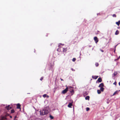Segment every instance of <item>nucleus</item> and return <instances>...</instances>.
<instances>
[{
  "label": "nucleus",
  "instance_id": "5",
  "mask_svg": "<svg viewBox=\"0 0 120 120\" xmlns=\"http://www.w3.org/2000/svg\"><path fill=\"white\" fill-rule=\"evenodd\" d=\"M47 108H45L43 110V111L44 112H49L47 110Z\"/></svg>",
  "mask_w": 120,
  "mask_h": 120
},
{
  "label": "nucleus",
  "instance_id": "19",
  "mask_svg": "<svg viewBox=\"0 0 120 120\" xmlns=\"http://www.w3.org/2000/svg\"><path fill=\"white\" fill-rule=\"evenodd\" d=\"M97 92L98 94H100L101 93V90H97Z\"/></svg>",
  "mask_w": 120,
  "mask_h": 120
},
{
  "label": "nucleus",
  "instance_id": "39",
  "mask_svg": "<svg viewBox=\"0 0 120 120\" xmlns=\"http://www.w3.org/2000/svg\"><path fill=\"white\" fill-rule=\"evenodd\" d=\"M119 86H120V82L119 83Z\"/></svg>",
  "mask_w": 120,
  "mask_h": 120
},
{
  "label": "nucleus",
  "instance_id": "40",
  "mask_svg": "<svg viewBox=\"0 0 120 120\" xmlns=\"http://www.w3.org/2000/svg\"><path fill=\"white\" fill-rule=\"evenodd\" d=\"M10 118H12V116H10Z\"/></svg>",
  "mask_w": 120,
  "mask_h": 120
},
{
  "label": "nucleus",
  "instance_id": "7",
  "mask_svg": "<svg viewBox=\"0 0 120 120\" xmlns=\"http://www.w3.org/2000/svg\"><path fill=\"white\" fill-rule=\"evenodd\" d=\"M97 81L99 82H101L102 81L101 78L100 77L97 80Z\"/></svg>",
  "mask_w": 120,
  "mask_h": 120
},
{
  "label": "nucleus",
  "instance_id": "8",
  "mask_svg": "<svg viewBox=\"0 0 120 120\" xmlns=\"http://www.w3.org/2000/svg\"><path fill=\"white\" fill-rule=\"evenodd\" d=\"M67 50V48H63V52H66Z\"/></svg>",
  "mask_w": 120,
  "mask_h": 120
},
{
  "label": "nucleus",
  "instance_id": "31",
  "mask_svg": "<svg viewBox=\"0 0 120 120\" xmlns=\"http://www.w3.org/2000/svg\"><path fill=\"white\" fill-rule=\"evenodd\" d=\"M70 92L71 93H74V90H71V91H70Z\"/></svg>",
  "mask_w": 120,
  "mask_h": 120
},
{
  "label": "nucleus",
  "instance_id": "33",
  "mask_svg": "<svg viewBox=\"0 0 120 120\" xmlns=\"http://www.w3.org/2000/svg\"><path fill=\"white\" fill-rule=\"evenodd\" d=\"M101 51L102 52H104V51L103 50H101Z\"/></svg>",
  "mask_w": 120,
  "mask_h": 120
},
{
  "label": "nucleus",
  "instance_id": "27",
  "mask_svg": "<svg viewBox=\"0 0 120 120\" xmlns=\"http://www.w3.org/2000/svg\"><path fill=\"white\" fill-rule=\"evenodd\" d=\"M3 117L4 119H3V120H6L7 119V118L5 116H3Z\"/></svg>",
  "mask_w": 120,
  "mask_h": 120
},
{
  "label": "nucleus",
  "instance_id": "22",
  "mask_svg": "<svg viewBox=\"0 0 120 120\" xmlns=\"http://www.w3.org/2000/svg\"><path fill=\"white\" fill-rule=\"evenodd\" d=\"M85 93H84V96H86V95H87L88 94L87 93V92H85Z\"/></svg>",
  "mask_w": 120,
  "mask_h": 120
},
{
  "label": "nucleus",
  "instance_id": "3",
  "mask_svg": "<svg viewBox=\"0 0 120 120\" xmlns=\"http://www.w3.org/2000/svg\"><path fill=\"white\" fill-rule=\"evenodd\" d=\"M68 87H67L64 90H63L62 91V93L64 94L66 93L68 91Z\"/></svg>",
  "mask_w": 120,
  "mask_h": 120
},
{
  "label": "nucleus",
  "instance_id": "42",
  "mask_svg": "<svg viewBox=\"0 0 120 120\" xmlns=\"http://www.w3.org/2000/svg\"><path fill=\"white\" fill-rule=\"evenodd\" d=\"M107 103H108V104L109 103V102H107Z\"/></svg>",
  "mask_w": 120,
  "mask_h": 120
},
{
  "label": "nucleus",
  "instance_id": "41",
  "mask_svg": "<svg viewBox=\"0 0 120 120\" xmlns=\"http://www.w3.org/2000/svg\"><path fill=\"white\" fill-rule=\"evenodd\" d=\"M71 69L72 70V71H73V69L72 68Z\"/></svg>",
  "mask_w": 120,
  "mask_h": 120
},
{
  "label": "nucleus",
  "instance_id": "14",
  "mask_svg": "<svg viewBox=\"0 0 120 120\" xmlns=\"http://www.w3.org/2000/svg\"><path fill=\"white\" fill-rule=\"evenodd\" d=\"M116 24H117L118 26H119L120 24V21H119L118 22H116Z\"/></svg>",
  "mask_w": 120,
  "mask_h": 120
},
{
  "label": "nucleus",
  "instance_id": "18",
  "mask_svg": "<svg viewBox=\"0 0 120 120\" xmlns=\"http://www.w3.org/2000/svg\"><path fill=\"white\" fill-rule=\"evenodd\" d=\"M117 72L116 71H115L114 72L113 74H114V76H116V75H117Z\"/></svg>",
  "mask_w": 120,
  "mask_h": 120
},
{
  "label": "nucleus",
  "instance_id": "38",
  "mask_svg": "<svg viewBox=\"0 0 120 120\" xmlns=\"http://www.w3.org/2000/svg\"><path fill=\"white\" fill-rule=\"evenodd\" d=\"M115 51H116V49H115V50H114V52H115Z\"/></svg>",
  "mask_w": 120,
  "mask_h": 120
},
{
  "label": "nucleus",
  "instance_id": "9",
  "mask_svg": "<svg viewBox=\"0 0 120 120\" xmlns=\"http://www.w3.org/2000/svg\"><path fill=\"white\" fill-rule=\"evenodd\" d=\"M98 76H92V78L93 79H96L98 78Z\"/></svg>",
  "mask_w": 120,
  "mask_h": 120
},
{
  "label": "nucleus",
  "instance_id": "10",
  "mask_svg": "<svg viewBox=\"0 0 120 120\" xmlns=\"http://www.w3.org/2000/svg\"><path fill=\"white\" fill-rule=\"evenodd\" d=\"M72 105V104L71 103H70L68 105V107L69 108H71Z\"/></svg>",
  "mask_w": 120,
  "mask_h": 120
},
{
  "label": "nucleus",
  "instance_id": "15",
  "mask_svg": "<svg viewBox=\"0 0 120 120\" xmlns=\"http://www.w3.org/2000/svg\"><path fill=\"white\" fill-rule=\"evenodd\" d=\"M104 88L103 87H101L100 89V90L102 91L103 92L104 91Z\"/></svg>",
  "mask_w": 120,
  "mask_h": 120
},
{
  "label": "nucleus",
  "instance_id": "11",
  "mask_svg": "<svg viewBox=\"0 0 120 120\" xmlns=\"http://www.w3.org/2000/svg\"><path fill=\"white\" fill-rule=\"evenodd\" d=\"M48 113H40V114L41 115H47Z\"/></svg>",
  "mask_w": 120,
  "mask_h": 120
},
{
  "label": "nucleus",
  "instance_id": "28",
  "mask_svg": "<svg viewBox=\"0 0 120 120\" xmlns=\"http://www.w3.org/2000/svg\"><path fill=\"white\" fill-rule=\"evenodd\" d=\"M117 91H115V92L113 94V95H115L116 94V93H117Z\"/></svg>",
  "mask_w": 120,
  "mask_h": 120
},
{
  "label": "nucleus",
  "instance_id": "6",
  "mask_svg": "<svg viewBox=\"0 0 120 120\" xmlns=\"http://www.w3.org/2000/svg\"><path fill=\"white\" fill-rule=\"evenodd\" d=\"M104 86V84L103 83H101L99 86L98 87H103Z\"/></svg>",
  "mask_w": 120,
  "mask_h": 120
},
{
  "label": "nucleus",
  "instance_id": "17",
  "mask_svg": "<svg viewBox=\"0 0 120 120\" xmlns=\"http://www.w3.org/2000/svg\"><path fill=\"white\" fill-rule=\"evenodd\" d=\"M3 116H1L0 117V120H4Z\"/></svg>",
  "mask_w": 120,
  "mask_h": 120
},
{
  "label": "nucleus",
  "instance_id": "35",
  "mask_svg": "<svg viewBox=\"0 0 120 120\" xmlns=\"http://www.w3.org/2000/svg\"><path fill=\"white\" fill-rule=\"evenodd\" d=\"M46 97L47 98H49V96L48 95H47V96H46Z\"/></svg>",
  "mask_w": 120,
  "mask_h": 120
},
{
  "label": "nucleus",
  "instance_id": "24",
  "mask_svg": "<svg viewBox=\"0 0 120 120\" xmlns=\"http://www.w3.org/2000/svg\"><path fill=\"white\" fill-rule=\"evenodd\" d=\"M90 110V108H89L87 107L86 108V111H88Z\"/></svg>",
  "mask_w": 120,
  "mask_h": 120
},
{
  "label": "nucleus",
  "instance_id": "34",
  "mask_svg": "<svg viewBox=\"0 0 120 120\" xmlns=\"http://www.w3.org/2000/svg\"><path fill=\"white\" fill-rule=\"evenodd\" d=\"M60 79H61V81H64V80L63 79H62L61 78H60Z\"/></svg>",
  "mask_w": 120,
  "mask_h": 120
},
{
  "label": "nucleus",
  "instance_id": "36",
  "mask_svg": "<svg viewBox=\"0 0 120 120\" xmlns=\"http://www.w3.org/2000/svg\"><path fill=\"white\" fill-rule=\"evenodd\" d=\"M120 58V55L118 57V59H119Z\"/></svg>",
  "mask_w": 120,
  "mask_h": 120
},
{
  "label": "nucleus",
  "instance_id": "12",
  "mask_svg": "<svg viewBox=\"0 0 120 120\" xmlns=\"http://www.w3.org/2000/svg\"><path fill=\"white\" fill-rule=\"evenodd\" d=\"M119 31L118 30H117L116 31L115 33V34L116 35H117L118 34H119Z\"/></svg>",
  "mask_w": 120,
  "mask_h": 120
},
{
  "label": "nucleus",
  "instance_id": "23",
  "mask_svg": "<svg viewBox=\"0 0 120 120\" xmlns=\"http://www.w3.org/2000/svg\"><path fill=\"white\" fill-rule=\"evenodd\" d=\"M95 65L96 66L98 67L99 65V64L98 63H96L95 64Z\"/></svg>",
  "mask_w": 120,
  "mask_h": 120
},
{
  "label": "nucleus",
  "instance_id": "2",
  "mask_svg": "<svg viewBox=\"0 0 120 120\" xmlns=\"http://www.w3.org/2000/svg\"><path fill=\"white\" fill-rule=\"evenodd\" d=\"M5 108L6 110L9 111V110L12 109V107L10 105H7L5 106Z\"/></svg>",
  "mask_w": 120,
  "mask_h": 120
},
{
  "label": "nucleus",
  "instance_id": "25",
  "mask_svg": "<svg viewBox=\"0 0 120 120\" xmlns=\"http://www.w3.org/2000/svg\"><path fill=\"white\" fill-rule=\"evenodd\" d=\"M116 15L115 14H114L112 15V16L113 17H116Z\"/></svg>",
  "mask_w": 120,
  "mask_h": 120
},
{
  "label": "nucleus",
  "instance_id": "30",
  "mask_svg": "<svg viewBox=\"0 0 120 120\" xmlns=\"http://www.w3.org/2000/svg\"><path fill=\"white\" fill-rule=\"evenodd\" d=\"M43 79V77H42L41 78H40V80L41 81H42Z\"/></svg>",
  "mask_w": 120,
  "mask_h": 120
},
{
  "label": "nucleus",
  "instance_id": "20",
  "mask_svg": "<svg viewBox=\"0 0 120 120\" xmlns=\"http://www.w3.org/2000/svg\"><path fill=\"white\" fill-rule=\"evenodd\" d=\"M47 96V95L46 94H45L43 95V97L44 98H45L46 97V96Z\"/></svg>",
  "mask_w": 120,
  "mask_h": 120
},
{
  "label": "nucleus",
  "instance_id": "4",
  "mask_svg": "<svg viewBox=\"0 0 120 120\" xmlns=\"http://www.w3.org/2000/svg\"><path fill=\"white\" fill-rule=\"evenodd\" d=\"M94 39L96 43H97L98 42V39L97 37H94Z\"/></svg>",
  "mask_w": 120,
  "mask_h": 120
},
{
  "label": "nucleus",
  "instance_id": "37",
  "mask_svg": "<svg viewBox=\"0 0 120 120\" xmlns=\"http://www.w3.org/2000/svg\"><path fill=\"white\" fill-rule=\"evenodd\" d=\"M117 45H116L115 46V49H116V46H117Z\"/></svg>",
  "mask_w": 120,
  "mask_h": 120
},
{
  "label": "nucleus",
  "instance_id": "21",
  "mask_svg": "<svg viewBox=\"0 0 120 120\" xmlns=\"http://www.w3.org/2000/svg\"><path fill=\"white\" fill-rule=\"evenodd\" d=\"M15 111L14 109H12L11 110V112H14Z\"/></svg>",
  "mask_w": 120,
  "mask_h": 120
},
{
  "label": "nucleus",
  "instance_id": "1",
  "mask_svg": "<svg viewBox=\"0 0 120 120\" xmlns=\"http://www.w3.org/2000/svg\"><path fill=\"white\" fill-rule=\"evenodd\" d=\"M16 105L17 106L16 109H18L19 111H21V105L19 103H18L16 104ZM23 112H24L23 108ZM21 112H22V111H21Z\"/></svg>",
  "mask_w": 120,
  "mask_h": 120
},
{
  "label": "nucleus",
  "instance_id": "13",
  "mask_svg": "<svg viewBox=\"0 0 120 120\" xmlns=\"http://www.w3.org/2000/svg\"><path fill=\"white\" fill-rule=\"evenodd\" d=\"M89 98L90 97L89 96H87L86 97L85 99L86 100H89Z\"/></svg>",
  "mask_w": 120,
  "mask_h": 120
},
{
  "label": "nucleus",
  "instance_id": "16",
  "mask_svg": "<svg viewBox=\"0 0 120 120\" xmlns=\"http://www.w3.org/2000/svg\"><path fill=\"white\" fill-rule=\"evenodd\" d=\"M49 117L51 119H52L54 118L51 115H50Z\"/></svg>",
  "mask_w": 120,
  "mask_h": 120
},
{
  "label": "nucleus",
  "instance_id": "32",
  "mask_svg": "<svg viewBox=\"0 0 120 120\" xmlns=\"http://www.w3.org/2000/svg\"><path fill=\"white\" fill-rule=\"evenodd\" d=\"M119 59H118V58H117V59H115V61H116L117 60H118Z\"/></svg>",
  "mask_w": 120,
  "mask_h": 120
},
{
  "label": "nucleus",
  "instance_id": "29",
  "mask_svg": "<svg viewBox=\"0 0 120 120\" xmlns=\"http://www.w3.org/2000/svg\"><path fill=\"white\" fill-rule=\"evenodd\" d=\"M116 81L114 83H113V84H114V85H115L116 86Z\"/></svg>",
  "mask_w": 120,
  "mask_h": 120
},
{
  "label": "nucleus",
  "instance_id": "26",
  "mask_svg": "<svg viewBox=\"0 0 120 120\" xmlns=\"http://www.w3.org/2000/svg\"><path fill=\"white\" fill-rule=\"evenodd\" d=\"M76 60V59L75 58H74L72 59V61L73 62H75Z\"/></svg>",
  "mask_w": 120,
  "mask_h": 120
}]
</instances>
